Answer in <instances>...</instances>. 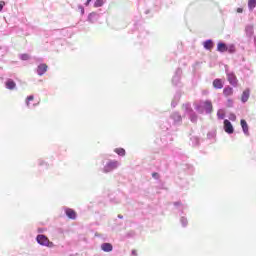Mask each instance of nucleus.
Returning <instances> with one entry per match:
<instances>
[{"label": "nucleus", "mask_w": 256, "mask_h": 256, "mask_svg": "<svg viewBox=\"0 0 256 256\" xmlns=\"http://www.w3.org/2000/svg\"><path fill=\"white\" fill-rule=\"evenodd\" d=\"M167 165H168L167 162H164V163H163L164 169H167Z\"/></svg>", "instance_id": "obj_45"}, {"label": "nucleus", "mask_w": 256, "mask_h": 256, "mask_svg": "<svg viewBox=\"0 0 256 256\" xmlns=\"http://www.w3.org/2000/svg\"><path fill=\"white\" fill-rule=\"evenodd\" d=\"M178 104H179V102L177 100L172 99V102H171L172 109H175V107H177Z\"/></svg>", "instance_id": "obj_37"}, {"label": "nucleus", "mask_w": 256, "mask_h": 256, "mask_svg": "<svg viewBox=\"0 0 256 256\" xmlns=\"http://www.w3.org/2000/svg\"><path fill=\"white\" fill-rule=\"evenodd\" d=\"M38 165H39V167H44L45 169H49V164L47 162H45V160H43V159L38 160Z\"/></svg>", "instance_id": "obj_26"}, {"label": "nucleus", "mask_w": 256, "mask_h": 256, "mask_svg": "<svg viewBox=\"0 0 256 256\" xmlns=\"http://www.w3.org/2000/svg\"><path fill=\"white\" fill-rule=\"evenodd\" d=\"M203 47L206 51H211L215 47V42H213V39H207L203 42Z\"/></svg>", "instance_id": "obj_16"}, {"label": "nucleus", "mask_w": 256, "mask_h": 256, "mask_svg": "<svg viewBox=\"0 0 256 256\" xmlns=\"http://www.w3.org/2000/svg\"><path fill=\"white\" fill-rule=\"evenodd\" d=\"M4 85L6 89H9V91L17 89V83H15V80L11 78H7Z\"/></svg>", "instance_id": "obj_14"}, {"label": "nucleus", "mask_w": 256, "mask_h": 256, "mask_svg": "<svg viewBox=\"0 0 256 256\" xmlns=\"http://www.w3.org/2000/svg\"><path fill=\"white\" fill-rule=\"evenodd\" d=\"M161 141H165V138H161Z\"/></svg>", "instance_id": "obj_51"}, {"label": "nucleus", "mask_w": 256, "mask_h": 256, "mask_svg": "<svg viewBox=\"0 0 256 256\" xmlns=\"http://www.w3.org/2000/svg\"><path fill=\"white\" fill-rule=\"evenodd\" d=\"M224 131L228 135H233V133H235V128L233 127V124L227 119H224Z\"/></svg>", "instance_id": "obj_11"}, {"label": "nucleus", "mask_w": 256, "mask_h": 256, "mask_svg": "<svg viewBox=\"0 0 256 256\" xmlns=\"http://www.w3.org/2000/svg\"><path fill=\"white\" fill-rule=\"evenodd\" d=\"M131 255L137 256V250H132V251H131Z\"/></svg>", "instance_id": "obj_43"}, {"label": "nucleus", "mask_w": 256, "mask_h": 256, "mask_svg": "<svg viewBox=\"0 0 256 256\" xmlns=\"http://www.w3.org/2000/svg\"><path fill=\"white\" fill-rule=\"evenodd\" d=\"M173 100H174V101H178V103H179V101H181V92H180V91H177V92L175 93V95H174V97H173Z\"/></svg>", "instance_id": "obj_30"}, {"label": "nucleus", "mask_w": 256, "mask_h": 256, "mask_svg": "<svg viewBox=\"0 0 256 256\" xmlns=\"http://www.w3.org/2000/svg\"><path fill=\"white\" fill-rule=\"evenodd\" d=\"M100 247L104 253H111V251H113V244L109 242L102 243Z\"/></svg>", "instance_id": "obj_20"}, {"label": "nucleus", "mask_w": 256, "mask_h": 256, "mask_svg": "<svg viewBox=\"0 0 256 256\" xmlns=\"http://www.w3.org/2000/svg\"><path fill=\"white\" fill-rule=\"evenodd\" d=\"M174 207L179 215H183L184 211H187V204H183L180 201L174 202Z\"/></svg>", "instance_id": "obj_12"}, {"label": "nucleus", "mask_w": 256, "mask_h": 256, "mask_svg": "<svg viewBox=\"0 0 256 256\" xmlns=\"http://www.w3.org/2000/svg\"><path fill=\"white\" fill-rule=\"evenodd\" d=\"M114 153H117L119 157H125L127 152L125 151L124 148H116L114 149Z\"/></svg>", "instance_id": "obj_24"}, {"label": "nucleus", "mask_w": 256, "mask_h": 256, "mask_svg": "<svg viewBox=\"0 0 256 256\" xmlns=\"http://www.w3.org/2000/svg\"><path fill=\"white\" fill-rule=\"evenodd\" d=\"M216 51H218V53H230V55H233V53H235V51H237V49L235 48V44H227L223 41H219L217 43V48Z\"/></svg>", "instance_id": "obj_5"}, {"label": "nucleus", "mask_w": 256, "mask_h": 256, "mask_svg": "<svg viewBox=\"0 0 256 256\" xmlns=\"http://www.w3.org/2000/svg\"><path fill=\"white\" fill-rule=\"evenodd\" d=\"M249 97H251V90H250L249 88H246V89L242 92L241 102H242V103H247V101H249Z\"/></svg>", "instance_id": "obj_18"}, {"label": "nucleus", "mask_w": 256, "mask_h": 256, "mask_svg": "<svg viewBox=\"0 0 256 256\" xmlns=\"http://www.w3.org/2000/svg\"><path fill=\"white\" fill-rule=\"evenodd\" d=\"M183 125V115L179 111L170 114L168 120L160 125L162 131H176L173 127H181Z\"/></svg>", "instance_id": "obj_1"}, {"label": "nucleus", "mask_w": 256, "mask_h": 256, "mask_svg": "<svg viewBox=\"0 0 256 256\" xmlns=\"http://www.w3.org/2000/svg\"><path fill=\"white\" fill-rule=\"evenodd\" d=\"M101 163L103 165L102 173H105V175L113 173V171H117L121 167V162L118 160L108 159L106 163L105 160H102Z\"/></svg>", "instance_id": "obj_3"}, {"label": "nucleus", "mask_w": 256, "mask_h": 256, "mask_svg": "<svg viewBox=\"0 0 256 256\" xmlns=\"http://www.w3.org/2000/svg\"><path fill=\"white\" fill-rule=\"evenodd\" d=\"M64 211H65V215H66V217H68V219H72V220L77 219V212H75V210L65 207Z\"/></svg>", "instance_id": "obj_15"}, {"label": "nucleus", "mask_w": 256, "mask_h": 256, "mask_svg": "<svg viewBox=\"0 0 256 256\" xmlns=\"http://www.w3.org/2000/svg\"><path fill=\"white\" fill-rule=\"evenodd\" d=\"M217 117H218V119H220V120L225 119V111H224L223 109H219V110L217 111Z\"/></svg>", "instance_id": "obj_28"}, {"label": "nucleus", "mask_w": 256, "mask_h": 256, "mask_svg": "<svg viewBox=\"0 0 256 256\" xmlns=\"http://www.w3.org/2000/svg\"><path fill=\"white\" fill-rule=\"evenodd\" d=\"M38 233H43V228H38Z\"/></svg>", "instance_id": "obj_46"}, {"label": "nucleus", "mask_w": 256, "mask_h": 256, "mask_svg": "<svg viewBox=\"0 0 256 256\" xmlns=\"http://www.w3.org/2000/svg\"><path fill=\"white\" fill-rule=\"evenodd\" d=\"M182 75H183V70L181 68H177L172 77V85L174 87H182V84H181Z\"/></svg>", "instance_id": "obj_7"}, {"label": "nucleus", "mask_w": 256, "mask_h": 256, "mask_svg": "<svg viewBox=\"0 0 256 256\" xmlns=\"http://www.w3.org/2000/svg\"><path fill=\"white\" fill-rule=\"evenodd\" d=\"M36 242L38 245L48 247L49 249H53V247H55V244L52 241H49V238L44 234H38L36 236Z\"/></svg>", "instance_id": "obj_6"}, {"label": "nucleus", "mask_w": 256, "mask_h": 256, "mask_svg": "<svg viewBox=\"0 0 256 256\" xmlns=\"http://www.w3.org/2000/svg\"><path fill=\"white\" fill-rule=\"evenodd\" d=\"M100 19H101V13L91 12L88 14L86 21L88 23H91L92 25H95V23H99Z\"/></svg>", "instance_id": "obj_8"}, {"label": "nucleus", "mask_w": 256, "mask_h": 256, "mask_svg": "<svg viewBox=\"0 0 256 256\" xmlns=\"http://www.w3.org/2000/svg\"><path fill=\"white\" fill-rule=\"evenodd\" d=\"M69 256H78L77 254H70Z\"/></svg>", "instance_id": "obj_49"}, {"label": "nucleus", "mask_w": 256, "mask_h": 256, "mask_svg": "<svg viewBox=\"0 0 256 256\" xmlns=\"http://www.w3.org/2000/svg\"><path fill=\"white\" fill-rule=\"evenodd\" d=\"M189 145L190 147H200L201 146V138L199 136L191 135L189 136Z\"/></svg>", "instance_id": "obj_9"}, {"label": "nucleus", "mask_w": 256, "mask_h": 256, "mask_svg": "<svg viewBox=\"0 0 256 256\" xmlns=\"http://www.w3.org/2000/svg\"><path fill=\"white\" fill-rule=\"evenodd\" d=\"M237 13H243V8H237Z\"/></svg>", "instance_id": "obj_44"}, {"label": "nucleus", "mask_w": 256, "mask_h": 256, "mask_svg": "<svg viewBox=\"0 0 256 256\" xmlns=\"http://www.w3.org/2000/svg\"><path fill=\"white\" fill-rule=\"evenodd\" d=\"M152 178L156 179V181H159V179H161V175H159V173H157V172H153L152 173Z\"/></svg>", "instance_id": "obj_34"}, {"label": "nucleus", "mask_w": 256, "mask_h": 256, "mask_svg": "<svg viewBox=\"0 0 256 256\" xmlns=\"http://www.w3.org/2000/svg\"><path fill=\"white\" fill-rule=\"evenodd\" d=\"M5 7V1H0V13L3 11V8Z\"/></svg>", "instance_id": "obj_40"}, {"label": "nucleus", "mask_w": 256, "mask_h": 256, "mask_svg": "<svg viewBox=\"0 0 256 256\" xmlns=\"http://www.w3.org/2000/svg\"><path fill=\"white\" fill-rule=\"evenodd\" d=\"M223 94L225 95V97H230V95L233 94V87H231V86H226V87L223 89Z\"/></svg>", "instance_id": "obj_22"}, {"label": "nucleus", "mask_w": 256, "mask_h": 256, "mask_svg": "<svg viewBox=\"0 0 256 256\" xmlns=\"http://www.w3.org/2000/svg\"><path fill=\"white\" fill-rule=\"evenodd\" d=\"M229 120L230 121H237V115H235L234 113H230Z\"/></svg>", "instance_id": "obj_35"}, {"label": "nucleus", "mask_w": 256, "mask_h": 256, "mask_svg": "<svg viewBox=\"0 0 256 256\" xmlns=\"http://www.w3.org/2000/svg\"><path fill=\"white\" fill-rule=\"evenodd\" d=\"M245 33H246V37L248 39H252L254 33H255V30L253 28V25L251 24H248L246 27H245Z\"/></svg>", "instance_id": "obj_19"}, {"label": "nucleus", "mask_w": 256, "mask_h": 256, "mask_svg": "<svg viewBox=\"0 0 256 256\" xmlns=\"http://www.w3.org/2000/svg\"><path fill=\"white\" fill-rule=\"evenodd\" d=\"M256 7V0H248V9L249 11H253Z\"/></svg>", "instance_id": "obj_25"}, {"label": "nucleus", "mask_w": 256, "mask_h": 256, "mask_svg": "<svg viewBox=\"0 0 256 256\" xmlns=\"http://www.w3.org/2000/svg\"><path fill=\"white\" fill-rule=\"evenodd\" d=\"M91 1L93 0H86V2L84 3L85 7H89V5L91 4Z\"/></svg>", "instance_id": "obj_41"}, {"label": "nucleus", "mask_w": 256, "mask_h": 256, "mask_svg": "<svg viewBox=\"0 0 256 256\" xmlns=\"http://www.w3.org/2000/svg\"><path fill=\"white\" fill-rule=\"evenodd\" d=\"M214 138H215V133L214 132H208L207 139H214Z\"/></svg>", "instance_id": "obj_38"}, {"label": "nucleus", "mask_w": 256, "mask_h": 256, "mask_svg": "<svg viewBox=\"0 0 256 256\" xmlns=\"http://www.w3.org/2000/svg\"><path fill=\"white\" fill-rule=\"evenodd\" d=\"M47 69H49V66H47V64H45V63H40V64L37 66L36 73H37V75H39L40 77H42V75H44V74L47 73Z\"/></svg>", "instance_id": "obj_13"}, {"label": "nucleus", "mask_w": 256, "mask_h": 256, "mask_svg": "<svg viewBox=\"0 0 256 256\" xmlns=\"http://www.w3.org/2000/svg\"><path fill=\"white\" fill-rule=\"evenodd\" d=\"M19 59H21V61H29V59H31V56H29V54H20L19 55Z\"/></svg>", "instance_id": "obj_29"}, {"label": "nucleus", "mask_w": 256, "mask_h": 256, "mask_svg": "<svg viewBox=\"0 0 256 256\" xmlns=\"http://www.w3.org/2000/svg\"><path fill=\"white\" fill-rule=\"evenodd\" d=\"M184 109V115L191 121V123L196 124L197 121H199V115H197V112L193 110V107H191V103L183 104Z\"/></svg>", "instance_id": "obj_4"}, {"label": "nucleus", "mask_w": 256, "mask_h": 256, "mask_svg": "<svg viewBox=\"0 0 256 256\" xmlns=\"http://www.w3.org/2000/svg\"><path fill=\"white\" fill-rule=\"evenodd\" d=\"M149 13H151L150 10H146V11H145V14H146V15H149Z\"/></svg>", "instance_id": "obj_47"}, {"label": "nucleus", "mask_w": 256, "mask_h": 256, "mask_svg": "<svg viewBox=\"0 0 256 256\" xmlns=\"http://www.w3.org/2000/svg\"><path fill=\"white\" fill-rule=\"evenodd\" d=\"M33 99H35V96H33V95L27 96V98H26V107H29V105H30L31 101H33Z\"/></svg>", "instance_id": "obj_31"}, {"label": "nucleus", "mask_w": 256, "mask_h": 256, "mask_svg": "<svg viewBox=\"0 0 256 256\" xmlns=\"http://www.w3.org/2000/svg\"><path fill=\"white\" fill-rule=\"evenodd\" d=\"M149 36V31L142 29L138 35L139 39H147V37Z\"/></svg>", "instance_id": "obj_23"}, {"label": "nucleus", "mask_w": 256, "mask_h": 256, "mask_svg": "<svg viewBox=\"0 0 256 256\" xmlns=\"http://www.w3.org/2000/svg\"><path fill=\"white\" fill-rule=\"evenodd\" d=\"M94 7H103V0H96L94 2Z\"/></svg>", "instance_id": "obj_33"}, {"label": "nucleus", "mask_w": 256, "mask_h": 256, "mask_svg": "<svg viewBox=\"0 0 256 256\" xmlns=\"http://www.w3.org/2000/svg\"><path fill=\"white\" fill-rule=\"evenodd\" d=\"M195 111L199 113V115H211L213 113V102L211 100L200 101L199 104H196L194 107Z\"/></svg>", "instance_id": "obj_2"}, {"label": "nucleus", "mask_w": 256, "mask_h": 256, "mask_svg": "<svg viewBox=\"0 0 256 256\" xmlns=\"http://www.w3.org/2000/svg\"><path fill=\"white\" fill-rule=\"evenodd\" d=\"M240 125L242 127V131L246 137H249V124H247V120L241 119L240 120Z\"/></svg>", "instance_id": "obj_17"}, {"label": "nucleus", "mask_w": 256, "mask_h": 256, "mask_svg": "<svg viewBox=\"0 0 256 256\" xmlns=\"http://www.w3.org/2000/svg\"><path fill=\"white\" fill-rule=\"evenodd\" d=\"M254 42L256 43V36L254 37Z\"/></svg>", "instance_id": "obj_50"}, {"label": "nucleus", "mask_w": 256, "mask_h": 256, "mask_svg": "<svg viewBox=\"0 0 256 256\" xmlns=\"http://www.w3.org/2000/svg\"><path fill=\"white\" fill-rule=\"evenodd\" d=\"M226 75H227L228 83H230L232 87H237L239 80H237V76L235 75V72H227Z\"/></svg>", "instance_id": "obj_10"}, {"label": "nucleus", "mask_w": 256, "mask_h": 256, "mask_svg": "<svg viewBox=\"0 0 256 256\" xmlns=\"http://www.w3.org/2000/svg\"><path fill=\"white\" fill-rule=\"evenodd\" d=\"M180 223H181L182 227H187V225H189V220H187V217L181 216Z\"/></svg>", "instance_id": "obj_27"}, {"label": "nucleus", "mask_w": 256, "mask_h": 256, "mask_svg": "<svg viewBox=\"0 0 256 256\" xmlns=\"http://www.w3.org/2000/svg\"><path fill=\"white\" fill-rule=\"evenodd\" d=\"M118 219H123V215L118 214Z\"/></svg>", "instance_id": "obj_48"}, {"label": "nucleus", "mask_w": 256, "mask_h": 256, "mask_svg": "<svg viewBox=\"0 0 256 256\" xmlns=\"http://www.w3.org/2000/svg\"><path fill=\"white\" fill-rule=\"evenodd\" d=\"M78 9L80 10L81 15H85V7H83V5H78Z\"/></svg>", "instance_id": "obj_36"}, {"label": "nucleus", "mask_w": 256, "mask_h": 256, "mask_svg": "<svg viewBox=\"0 0 256 256\" xmlns=\"http://www.w3.org/2000/svg\"><path fill=\"white\" fill-rule=\"evenodd\" d=\"M166 139H169V141L171 142V141H173V136L168 135V136H166Z\"/></svg>", "instance_id": "obj_42"}, {"label": "nucleus", "mask_w": 256, "mask_h": 256, "mask_svg": "<svg viewBox=\"0 0 256 256\" xmlns=\"http://www.w3.org/2000/svg\"><path fill=\"white\" fill-rule=\"evenodd\" d=\"M226 107H233V100L228 99V100H227Z\"/></svg>", "instance_id": "obj_39"}, {"label": "nucleus", "mask_w": 256, "mask_h": 256, "mask_svg": "<svg viewBox=\"0 0 256 256\" xmlns=\"http://www.w3.org/2000/svg\"><path fill=\"white\" fill-rule=\"evenodd\" d=\"M186 169L189 175L193 174V171H195V168L192 165H186Z\"/></svg>", "instance_id": "obj_32"}, {"label": "nucleus", "mask_w": 256, "mask_h": 256, "mask_svg": "<svg viewBox=\"0 0 256 256\" xmlns=\"http://www.w3.org/2000/svg\"><path fill=\"white\" fill-rule=\"evenodd\" d=\"M212 85L214 89H223V80L221 78H216L213 80Z\"/></svg>", "instance_id": "obj_21"}]
</instances>
